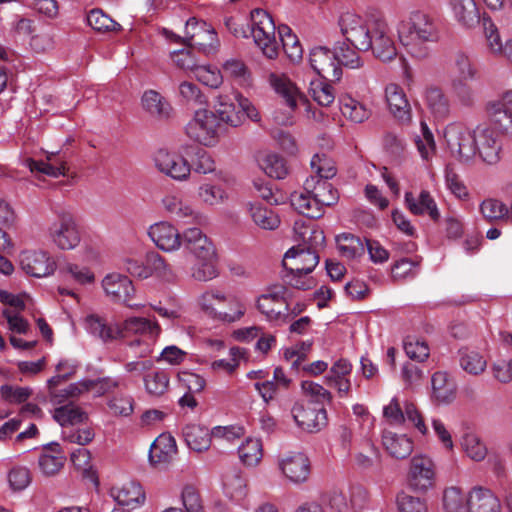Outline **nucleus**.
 Returning a JSON list of instances; mask_svg holds the SVG:
<instances>
[{
	"instance_id": "nucleus-5",
	"label": "nucleus",
	"mask_w": 512,
	"mask_h": 512,
	"mask_svg": "<svg viewBox=\"0 0 512 512\" xmlns=\"http://www.w3.org/2000/svg\"><path fill=\"white\" fill-rule=\"evenodd\" d=\"M86 330L104 342L124 338L129 334H146L156 337L160 332L157 323L141 317H131L122 325L108 323L104 318L96 314L88 315L85 318Z\"/></svg>"
},
{
	"instance_id": "nucleus-57",
	"label": "nucleus",
	"mask_w": 512,
	"mask_h": 512,
	"mask_svg": "<svg viewBox=\"0 0 512 512\" xmlns=\"http://www.w3.org/2000/svg\"><path fill=\"white\" fill-rule=\"evenodd\" d=\"M197 197L206 205L216 206L227 199V194L222 187L205 183L199 186Z\"/></svg>"
},
{
	"instance_id": "nucleus-50",
	"label": "nucleus",
	"mask_w": 512,
	"mask_h": 512,
	"mask_svg": "<svg viewBox=\"0 0 512 512\" xmlns=\"http://www.w3.org/2000/svg\"><path fill=\"white\" fill-rule=\"evenodd\" d=\"M259 166L271 178L283 179L288 174L284 158L275 153L264 155L259 160Z\"/></svg>"
},
{
	"instance_id": "nucleus-25",
	"label": "nucleus",
	"mask_w": 512,
	"mask_h": 512,
	"mask_svg": "<svg viewBox=\"0 0 512 512\" xmlns=\"http://www.w3.org/2000/svg\"><path fill=\"white\" fill-rule=\"evenodd\" d=\"M241 95H219L214 104L215 114L220 123L224 122L232 127H238L243 122V111L239 108Z\"/></svg>"
},
{
	"instance_id": "nucleus-59",
	"label": "nucleus",
	"mask_w": 512,
	"mask_h": 512,
	"mask_svg": "<svg viewBox=\"0 0 512 512\" xmlns=\"http://www.w3.org/2000/svg\"><path fill=\"white\" fill-rule=\"evenodd\" d=\"M481 22L490 52L494 55H500L501 51H503V44L501 42L498 28L489 16L484 15Z\"/></svg>"
},
{
	"instance_id": "nucleus-15",
	"label": "nucleus",
	"mask_w": 512,
	"mask_h": 512,
	"mask_svg": "<svg viewBox=\"0 0 512 512\" xmlns=\"http://www.w3.org/2000/svg\"><path fill=\"white\" fill-rule=\"evenodd\" d=\"M103 289L114 302L122 303L130 308L143 307L142 303H135V287L133 282L125 275L108 274L102 281Z\"/></svg>"
},
{
	"instance_id": "nucleus-19",
	"label": "nucleus",
	"mask_w": 512,
	"mask_h": 512,
	"mask_svg": "<svg viewBox=\"0 0 512 512\" xmlns=\"http://www.w3.org/2000/svg\"><path fill=\"white\" fill-rule=\"evenodd\" d=\"M19 262L26 274L37 278L49 276L56 269L55 261L43 251H23Z\"/></svg>"
},
{
	"instance_id": "nucleus-20",
	"label": "nucleus",
	"mask_w": 512,
	"mask_h": 512,
	"mask_svg": "<svg viewBox=\"0 0 512 512\" xmlns=\"http://www.w3.org/2000/svg\"><path fill=\"white\" fill-rule=\"evenodd\" d=\"M476 133V154L487 164L493 165L500 161L502 146L495 133L486 125H478Z\"/></svg>"
},
{
	"instance_id": "nucleus-29",
	"label": "nucleus",
	"mask_w": 512,
	"mask_h": 512,
	"mask_svg": "<svg viewBox=\"0 0 512 512\" xmlns=\"http://www.w3.org/2000/svg\"><path fill=\"white\" fill-rule=\"evenodd\" d=\"M405 203L409 211L414 215L428 214L435 222L440 218L437 204L427 190H422L418 198H415L412 192H406Z\"/></svg>"
},
{
	"instance_id": "nucleus-32",
	"label": "nucleus",
	"mask_w": 512,
	"mask_h": 512,
	"mask_svg": "<svg viewBox=\"0 0 512 512\" xmlns=\"http://www.w3.org/2000/svg\"><path fill=\"white\" fill-rule=\"evenodd\" d=\"M427 108L435 119H446L450 114V100L444 90L439 86H430L425 91Z\"/></svg>"
},
{
	"instance_id": "nucleus-27",
	"label": "nucleus",
	"mask_w": 512,
	"mask_h": 512,
	"mask_svg": "<svg viewBox=\"0 0 512 512\" xmlns=\"http://www.w3.org/2000/svg\"><path fill=\"white\" fill-rule=\"evenodd\" d=\"M269 81L275 92L284 99L291 110H295L299 102H305L304 94L286 75L271 73Z\"/></svg>"
},
{
	"instance_id": "nucleus-28",
	"label": "nucleus",
	"mask_w": 512,
	"mask_h": 512,
	"mask_svg": "<svg viewBox=\"0 0 512 512\" xmlns=\"http://www.w3.org/2000/svg\"><path fill=\"white\" fill-rule=\"evenodd\" d=\"M468 512H501V503L490 489L477 486L468 494Z\"/></svg>"
},
{
	"instance_id": "nucleus-47",
	"label": "nucleus",
	"mask_w": 512,
	"mask_h": 512,
	"mask_svg": "<svg viewBox=\"0 0 512 512\" xmlns=\"http://www.w3.org/2000/svg\"><path fill=\"white\" fill-rule=\"evenodd\" d=\"M472 80L451 79L450 89L456 101L464 107H473L477 100L476 90L471 85Z\"/></svg>"
},
{
	"instance_id": "nucleus-8",
	"label": "nucleus",
	"mask_w": 512,
	"mask_h": 512,
	"mask_svg": "<svg viewBox=\"0 0 512 512\" xmlns=\"http://www.w3.org/2000/svg\"><path fill=\"white\" fill-rule=\"evenodd\" d=\"M444 138L452 156L469 163L476 156V133L459 122L450 123L444 130Z\"/></svg>"
},
{
	"instance_id": "nucleus-62",
	"label": "nucleus",
	"mask_w": 512,
	"mask_h": 512,
	"mask_svg": "<svg viewBox=\"0 0 512 512\" xmlns=\"http://www.w3.org/2000/svg\"><path fill=\"white\" fill-rule=\"evenodd\" d=\"M222 73L234 79L239 84H246L249 80V72L245 64L238 59H229L222 65Z\"/></svg>"
},
{
	"instance_id": "nucleus-40",
	"label": "nucleus",
	"mask_w": 512,
	"mask_h": 512,
	"mask_svg": "<svg viewBox=\"0 0 512 512\" xmlns=\"http://www.w3.org/2000/svg\"><path fill=\"white\" fill-rule=\"evenodd\" d=\"M456 20L466 28L482 21L474 0H450Z\"/></svg>"
},
{
	"instance_id": "nucleus-44",
	"label": "nucleus",
	"mask_w": 512,
	"mask_h": 512,
	"mask_svg": "<svg viewBox=\"0 0 512 512\" xmlns=\"http://www.w3.org/2000/svg\"><path fill=\"white\" fill-rule=\"evenodd\" d=\"M334 52L340 67L343 65L350 69H359L363 66V60L359 55L360 51L346 40L336 42Z\"/></svg>"
},
{
	"instance_id": "nucleus-48",
	"label": "nucleus",
	"mask_w": 512,
	"mask_h": 512,
	"mask_svg": "<svg viewBox=\"0 0 512 512\" xmlns=\"http://www.w3.org/2000/svg\"><path fill=\"white\" fill-rule=\"evenodd\" d=\"M442 504L445 512H468V496L459 487L446 488Z\"/></svg>"
},
{
	"instance_id": "nucleus-54",
	"label": "nucleus",
	"mask_w": 512,
	"mask_h": 512,
	"mask_svg": "<svg viewBox=\"0 0 512 512\" xmlns=\"http://www.w3.org/2000/svg\"><path fill=\"white\" fill-rule=\"evenodd\" d=\"M240 460L247 466H255L262 459V443L259 439L248 438L238 448Z\"/></svg>"
},
{
	"instance_id": "nucleus-64",
	"label": "nucleus",
	"mask_w": 512,
	"mask_h": 512,
	"mask_svg": "<svg viewBox=\"0 0 512 512\" xmlns=\"http://www.w3.org/2000/svg\"><path fill=\"white\" fill-rule=\"evenodd\" d=\"M397 507L399 512H427L424 499L401 492L397 495Z\"/></svg>"
},
{
	"instance_id": "nucleus-6",
	"label": "nucleus",
	"mask_w": 512,
	"mask_h": 512,
	"mask_svg": "<svg viewBox=\"0 0 512 512\" xmlns=\"http://www.w3.org/2000/svg\"><path fill=\"white\" fill-rule=\"evenodd\" d=\"M199 304L207 316L224 323L239 321L246 312V307L239 298L226 295L219 290L203 293L199 298Z\"/></svg>"
},
{
	"instance_id": "nucleus-42",
	"label": "nucleus",
	"mask_w": 512,
	"mask_h": 512,
	"mask_svg": "<svg viewBox=\"0 0 512 512\" xmlns=\"http://www.w3.org/2000/svg\"><path fill=\"white\" fill-rule=\"evenodd\" d=\"M277 32L286 56L292 62L300 61L302 59L303 49L298 37L293 33L292 29L285 24H281L277 27Z\"/></svg>"
},
{
	"instance_id": "nucleus-16",
	"label": "nucleus",
	"mask_w": 512,
	"mask_h": 512,
	"mask_svg": "<svg viewBox=\"0 0 512 512\" xmlns=\"http://www.w3.org/2000/svg\"><path fill=\"white\" fill-rule=\"evenodd\" d=\"M157 169L175 181H186L191 174V164L182 155L160 149L154 157Z\"/></svg>"
},
{
	"instance_id": "nucleus-24",
	"label": "nucleus",
	"mask_w": 512,
	"mask_h": 512,
	"mask_svg": "<svg viewBox=\"0 0 512 512\" xmlns=\"http://www.w3.org/2000/svg\"><path fill=\"white\" fill-rule=\"evenodd\" d=\"M142 109L153 119L166 122L173 116L168 100L156 90H146L141 97Z\"/></svg>"
},
{
	"instance_id": "nucleus-52",
	"label": "nucleus",
	"mask_w": 512,
	"mask_h": 512,
	"mask_svg": "<svg viewBox=\"0 0 512 512\" xmlns=\"http://www.w3.org/2000/svg\"><path fill=\"white\" fill-rule=\"evenodd\" d=\"M250 214L254 223L262 229L274 230L280 224L279 217L272 210L259 204H250Z\"/></svg>"
},
{
	"instance_id": "nucleus-22",
	"label": "nucleus",
	"mask_w": 512,
	"mask_h": 512,
	"mask_svg": "<svg viewBox=\"0 0 512 512\" xmlns=\"http://www.w3.org/2000/svg\"><path fill=\"white\" fill-rule=\"evenodd\" d=\"M279 468L284 476L293 483L305 482L310 474V461L301 452H290L279 460Z\"/></svg>"
},
{
	"instance_id": "nucleus-18",
	"label": "nucleus",
	"mask_w": 512,
	"mask_h": 512,
	"mask_svg": "<svg viewBox=\"0 0 512 512\" xmlns=\"http://www.w3.org/2000/svg\"><path fill=\"white\" fill-rule=\"evenodd\" d=\"M148 236L164 252H175L182 247V233L168 221L152 224L148 229Z\"/></svg>"
},
{
	"instance_id": "nucleus-12",
	"label": "nucleus",
	"mask_w": 512,
	"mask_h": 512,
	"mask_svg": "<svg viewBox=\"0 0 512 512\" xmlns=\"http://www.w3.org/2000/svg\"><path fill=\"white\" fill-rule=\"evenodd\" d=\"M408 485L416 492H427L436 482V465L431 457L418 454L412 457L408 471Z\"/></svg>"
},
{
	"instance_id": "nucleus-55",
	"label": "nucleus",
	"mask_w": 512,
	"mask_h": 512,
	"mask_svg": "<svg viewBox=\"0 0 512 512\" xmlns=\"http://www.w3.org/2000/svg\"><path fill=\"white\" fill-rule=\"evenodd\" d=\"M146 269L149 270V277L153 274L166 280H172L174 274L172 268L165 259L157 252H148L145 256Z\"/></svg>"
},
{
	"instance_id": "nucleus-34",
	"label": "nucleus",
	"mask_w": 512,
	"mask_h": 512,
	"mask_svg": "<svg viewBox=\"0 0 512 512\" xmlns=\"http://www.w3.org/2000/svg\"><path fill=\"white\" fill-rule=\"evenodd\" d=\"M432 398L441 404L451 403L456 396V384L446 372L438 371L432 375Z\"/></svg>"
},
{
	"instance_id": "nucleus-49",
	"label": "nucleus",
	"mask_w": 512,
	"mask_h": 512,
	"mask_svg": "<svg viewBox=\"0 0 512 512\" xmlns=\"http://www.w3.org/2000/svg\"><path fill=\"white\" fill-rule=\"evenodd\" d=\"M479 210L487 222L509 221V208L500 200L485 199L481 202Z\"/></svg>"
},
{
	"instance_id": "nucleus-61",
	"label": "nucleus",
	"mask_w": 512,
	"mask_h": 512,
	"mask_svg": "<svg viewBox=\"0 0 512 512\" xmlns=\"http://www.w3.org/2000/svg\"><path fill=\"white\" fill-rule=\"evenodd\" d=\"M179 94L183 101L188 104L203 106L207 104L206 95L193 82L183 81L179 85Z\"/></svg>"
},
{
	"instance_id": "nucleus-46",
	"label": "nucleus",
	"mask_w": 512,
	"mask_h": 512,
	"mask_svg": "<svg viewBox=\"0 0 512 512\" xmlns=\"http://www.w3.org/2000/svg\"><path fill=\"white\" fill-rule=\"evenodd\" d=\"M490 120L503 133H512V113L498 99L487 105Z\"/></svg>"
},
{
	"instance_id": "nucleus-4",
	"label": "nucleus",
	"mask_w": 512,
	"mask_h": 512,
	"mask_svg": "<svg viewBox=\"0 0 512 512\" xmlns=\"http://www.w3.org/2000/svg\"><path fill=\"white\" fill-rule=\"evenodd\" d=\"M339 200L338 191L331 183L318 177H309L304 183V192L292 197V205L311 219L324 214V207L335 205Z\"/></svg>"
},
{
	"instance_id": "nucleus-51",
	"label": "nucleus",
	"mask_w": 512,
	"mask_h": 512,
	"mask_svg": "<svg viewBox=\"0 0 512 512\" xmlns=\"http://www.w3.org/2000/svg\"><path fill=\"white\" fill-rule=\"evenodd\" d=\"M340 110L345 118L354 123H362L371 115V112L362 103L351 97L340 100Z\"/></svg>"
},
{
	"instance_id": "nucleus-21",
	"label": "nucleus",
	"mask_w": 512,
	"mask_h": 512,
	"mask_svg": "<svg viewBox=\"0 0 512 512\" xmlns=\"http://www.w3.org/2000/svg\"><path fill=\"white\" fill-rule=\"evenodd\" d=\"M369 50H372L373 55L383 62L391 61L396 57V46L385 22H374Z\"/></svg>"
},
{
	"instance_id": "nucleus-35",
	"label": "nucleus",
	"mask_w": 512,
	"mask_h": 512,
	"mask_svg": "<svg viewBox=\"0 0 512 512\" xmlns=\"http://www.w3.org/2000/svg\"><path fill=\"white\" fill-rule=\"evenodd\" d=\"M224 494L235 502L242 501L247 495V480L238 469L227 471L222 478Z\"/></svg>"
},
{
	"instance_id": "nucleus-11",
	"label": "nucleus",
	"mask_w": 512,
	"mask_h": 512,
	"mask_svg": "<svg viewBox=\"0 0 512 512\" xmlns=\"http://www.w3.org/2000/svg\"><path fill=\"white\" fill-rule=\"evenodd\" d=\"M220 121L217 115L207 109H198L186 126V134L192 140L212 146L217 142Z\"/></svg>"
},
{
	"instance_id": "nucleus-53",
	"label": "nucleus",
	"mask_w": 512,
	"mask_h": 512,
	"mask_svg": "<svg viewBox=\"0 0 512 512\" xmlns=\"http://www.w3.org/2000/svg\"><path fill=\"white\" fill-rule=\"evenodd\" d=\"M169 374L164 370H157L144 376V384L147 393L152 396L163 395L169 387Z\"/></svg>"
},
{
	"instance_id": "nucleus-9",
	"label": "nucleus",
	"mask_w": 512,
	"mask_h": 512,
	"mask_svg": "<svg viewBox=\"0 0 512 512\" xmlns=\"http://www.w3.org/2000/svg\"><path fill=\"white\" fill-rule=\"evenodd\" d=\"M341 35L359 51H369L374 22L368 23L361 16L346 12L339 17Z\"/></svg>"
},
{
	"instance_id": "nucleus-13",
	"label": "nucleus",
	"mask_w": 512,
	"mask_h": 512,
	"mask_svg": "<svg viewBox=\"0 0 512 512\" xmlns=\"http://www.w3.org/2000/svg\"><path fill=\"white\" fill-rule=\"evenodd\" d=\"M50 240L61 250H71L77 247L81 237L74 217L70 213H61L49 229Z\"/></svg>"
},
{
	"instance_id": "nucleus-41",
	"label": "nucleus",
	"mask_w": 512,
	"mask_h": 512,
	"mask_svg": "<svg viewBox=\"0 0 512 512\" xmlns=\"http://www.w3.org/2000/svg\"><path fill=\"white\" fill-rule=\"evenodd\" d=\"M383 445L387 452L396 459H405L413 451V442L406 435L385 432Z\"/></svg>"
},
{
	"instance_id": "nucleus-37",
	"label": "nucleus",
	"mask_w": 512,
	"mask_h": 512,
	"mask_svg": "<svg viewBox=\"0 0 512 512\" xmlns=\"http://www.w3.org/2000/svg\"><path fill=\"white\" fill-rule=\"evenodd\" d=\"M451 79L477 80L479 71L473 60L463 51H457L453 54L451 64Z\"/></svg>"
},
{
	"instance_id": "nucleus-36",
	"label": "nucleus",
	"mask_w": 512,
	"mask_h": 512,
	"mask_svg": "<svg viewBox=\"0 0 512 512\" xmlns=\"http://www.w3.org/2000/svg\"><path fill=\"white\" fill-rule=\"evenodd\" d=\"M182 434L187 446L196 451L203 452L211 445V431L199 424H187L182 429Z\"/></svg>"
},
{
	"instance_id": "nucleus-38",
	"label": "nucleus",
	"mask_w": 512,
	"mask_h": 512,
	"mask_svg": "<svg viewBox=\"0 0 512 512\" xmlns=\"http://www.w3.org/2000/svg\"><path fill=\"white\" fill-rule=\"evenodd\" d=\"M177 453L175 439L169 434H161L151 445L149 458L154 463H167Z\"/></svg>"
},
{
	"instance_id": "nucleus-30",
	"label": "nucleus",
	"mask_w": 512,
	"mask_h": 512,
	"mask_svg": "<svg viewBox=\"0 0 512 512\" xmlns=\"http://www.w3.org/2000/svg\"><path fill=\"white\" fill-rule=\"evenodd\" d=\"M386 99L391 113L403 123L411 119V109L402 88L389 84L385 89Z\"/></svg>"
},
{
	"instance_id": "nucleus-26",
	"label": "nucleus",
	"mask_w": 512,
	"mask_h": 512,
	"mask_svg": "<svg viewBox=\"0 0 512 512\" xmlns=\"http://www.w3.org/2000/svg\"><path fill=\"white\" fill-rule=\"evenodd\" d=\"M162 205L167 213L176 220L184 223H201L203 216L196 212L190 205L185 203L182 196L177 193H170L163 197Z\"/></svg>"
},
{
	"instance_id": "nucleus-58",
	"label": "nucleus",
	"mask_w": 512,
	"mask_h": 512,
	"mask_svg": "<svg viewBox=\"0 0 512 512\" xmlns=\"http://www.w3.org/2000/svg\"><path fill=\"white\" fill-rule=\"evenodd\" d=\"M88 25L96 31H119L121 25L104 14L100 9H93L87 15Z\"/></svg>"
},
{
	"instance_id": "nucleus-63",
	"label": "nucleus",
	"mask_w": 512,
	"mask_h": 512,
	"mask_svg": "<svg viewBox=\"0 0 512 512\" xmlns=\"http://www.w3.org/2000/svg\"><path fill=\"white\" fill-rule=\"evenodd\" d=\"M404 350L406 355L415 361L423 362L429 357L428 344L414 337H407L404 341Z\"/></svg>"
},
{
	"instance_id": "nucleus-17",
	"label": "nucleus",
	"mask_w": 512,
	"mask_h": 512,
	"mask_svg": "<svg viewBox=\"0 0 512 512\" xmlns=\"http://www.w3.org/2000/svg\"><path fill=\"white\" fill-rule=\"evenodd\" d=\"M312 68L325 80L336 82L341 79L342 68L338 65L334 50L316 47L310 53Z\"/></svg>"
},
{
	"instance_id": "nucleus-39",
	"label": "nucleus",
	"mask_w": 512,
	"mask_h": 512,
	"mask_svg": "<svg viewBox=\"0 0 512 512\" xmlns=\"http://www.w3.org/2000/svg\"><path fill=\"white\" fill-rule=\"evenodd\" d=\"M457 355L460 367L470 375H480L487 367L484 355L473 348L461 347Z\"/></svg>"
},
{
	"instance_id": "nucleus-2",
	"label": "nucleus",
	"mask_w": 512,
	"mask_h": 512,
	"mask_svg": "<svg viewBox=\"0 0 512 512\" xmlns=\"http://www.w3.org/2000/svg\"><path fill=\"white\" fill-rule=\"evenodd\" d=\"M397 33L401 45L416 60L428 59L441 38L437 20L423 11H413L402 19L397 25Z\"/></svg>"
},
{
	"instance_id": "nucleus-43",
	"label": "nucleus",
	"mask_w": 512,
	"mask_h": 512,
	"mask_svg": "<svg viewBox=\"0 0 512 512\" xmlns=\"http://www.w3.org/2000/svg\"><path fill=\"white\" fill-rule=\"evenodd\" d=\"M87 417V413L72 402L56 408L53 414L55 421L64 429L85 422Z\"/></svg>"
},
{
	"instance_id": "nucleus-31",
	"label": "nucleus",
	"mask_w": 512,
	"mask_h": 512,
	"mask_svg": "<svg viewBox=\"0 0 512 512\" xmlns=\"http://www.w3.org/2000/svg\"><path fill=\"white\" fill-rule=\"evenodd\" d=\"M64 460L65 457L60 445L57 442H51L43 447L38 466L44 475L52 476L60 471L64 465Z\"/></svg>"
},
{
	"instance_id": "nucleus-3",
	"label": "nucleus",
	"mask_w": 512,
	"mask_h": 512,
	"mask_svg": "<svg viewBox=\"0 0 512 512\" xmlns=\"http://www.w3.org/2000/svg\"><path fill=\"white\" fill-rule=\"evenodd\" d=\"M181 238L182 247L198 261L193 268V278L203 282L215 278L218 275L216 251L207 235L201 229L191 227L182 232Z\"/></svg>"
},
{
	"instance_id": "nucleus-23",
	"label": "nucleus",
	"mask_w": 512,
	"mask_h": 512,
	"mask_svg": "<svg viewBox=\"0 0 512 512\" xmlns=\"http://www.w3.org/2000/svg\"><path fill=\"white\" fill-rule=\"evenodd\" d=\"M189 25L191 28H199L200 32H191L190 41L185 45L195 47L206 55L214 54L219 47V40L211 25L204 21L193 19Z\"/></svg>"
},
{
	"instance_id": "nucleus-7",
	"label": "nucleus",
	"mask_w": 512,
	"mask_h": 512,
	"mask_svg": "<svg viewBox=\"0 0 512 512\" xmlns=\"http://www.w3.org/2000/svg\"><path fill=\"white\" fill-rule=\"evenodd\" d=\"M250 35L262 55L274 60L278 57L280 46L276 38V25L271 15L257 8L250 13Z\"/></svg>"
},
{
	"instance_id": "nucleus-56",
	"label": "nucleus",
	"mask_w": 512,
	"mask_h": 512,
	"mask_svg": "<svg viewBox=\"0 0 512 512\" xmlns=\"http://www.w3.org/2000/svg\"><path fill=\"white\" fill-rule=\"evenodd\" d=\"M461 445L467 456L473 461L480 462L487 456L485 444L475 434H465L462 438Z\"/></svg>"
},
{
	"instance_id": "nucleus-10",
	"label": "nucleus",
	"mask_w": 512,
	"mask_h": 512,
	"mask_svg": "<svg viewBox=\"0 0 512 512\" xmlns=\"http://www.w3.org/2000/svg\"><path fill=\"white\" fill-rule=\"evenodd\" d=\"M257 309L269 321L284 324L291 321L288 313V289L284 285L275 284L269 287L267 293L257 300Z\"/></svg>"
},
{
	"instance_id": "nucleus-33",
	"label": "nucleus",
	"mask_w": 512,
	"mask_h": 512,
	"mask_svg": "<svg viewBox=\"0 0 512 512\" xmlns=\"http://www.w3.org/2000/svg\"><path fill=\"white\" fill-rule=\"evenodd\" d=\"M111 496L121 506H127L135 509L145 501V493L141 485L137 482H128L121 488H112Z\"/></svg>"
},
{
	"instance_id": "nucleus-1",
	"label": "nucleus",
	"mask_w": 512,
	"mask_h": 512,
	"mask_svg": "<svg viewBox=\"0 0 512 512\" xmlns=\"http://www.w3.org/2000/svg\"><path fill=\"white\" fill-rule=\"evenodd\" d=\"M304 245L292 247L285 253L283 260V282L299 290H308L314 286V280L307 277L319 263L317 247L325 242L322 230L305 227L300 233Z\"/></svg>"
},
{
	"instance_id": "nucleus-60",
	"label": "nucleus",
	"mask_w": 512,
	"mask_h": 512,
	"mask_svg": "<svg viewBox=\"0 0 512 512\" xmlns=\"http://www.w3.org/2000/svg\"><path fill=\"white\" fill-rule=\"evenodd\" d=\"M52 157H55L54 154L48 156L47 159L49 162L43 161H34L30 160L29 168L31 172H40L52 177H59L61 175L66 174V166L64 161H54L52 162Z\"/></svg>"
},
{
	"instance_id": "nucleus-14",
	"label": "nucleus",
	"mask_w": 512,
	"mask_h": 512,
	"mask_svg": "<svg viewBox=\"0 0 512 512\" xmlns=\"http://www.w3.org/2000/svg\"><path fill=\"white\" fill-rule=\"evenodd\" d=\"M292 417L299 428L314 433L327 425V412L315 403H295L291 409Z\"/></svg>"
},
{
	"instance_id": "nucleus-45",
	"label": "nucleus",
	"mask_w": 512,
	"mask_h": 512,
	"mask_svg": "<svg viewBox=\"0 0 512 512\" xmlns=\"http://www.w3.org/2000/svg\"><path fill=\"white\" fill-rule=\"evenodd\" d=\"M336 242L341 255L348 259L361 257L365 253V240L351 233L338 235Z\"/></svg>"
}]
</instances>
